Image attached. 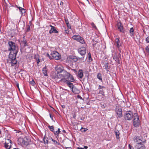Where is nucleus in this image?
Returning <instances> with one entry per match:
<instances>
[{
	"label": "nucleus",
	"mask_w": 149,
	"mask_h": 149,
	"mask_svg": "<svg viewBox=\"0 0 149 149\" xmlns=\"http://www.w3.org/2000/svg\"><path fill=\"white\" fill-rule=\"evenodd\" d=\"M63 132H65V130H63Z\"/></svg>",
	"instance_id": "obj_53"
},
{
	"label": "nucleus",
	"mask_w": 149,
	"mask_h": 149,
	"mask_svg": "<svg viewBox=\"0 0 149 149\" xmlns=\"http://www.w3.org/2000/svg\"><path fill=\"white\" fill-rule=\"evenodd\" d=\"M24 141L23 142V146H24L28 145L29 144V142L27 141L26 138H24L23 139Z\"/></svg>",
	"instance_id": "obj_24"
},
{
	"label": "nucleus",
	"mask_w": 149,
	"mask_h": 149,
	"mask_svg": "<svg viewBox=\"0 0 149 149\" xmlns=\"http://www.w3.org/2000/svg\"><path fill=\"white\" fill-rule=\"evenodd\" d=\"M78 77L81 79L83 76V71L82 70H79L78 71Z\"/></svg>",
	"instance_id": "obj_21"
},
{
	"label": "nucleus",
	"mask_w": 149,
	"mask_h": 149,
	"mask_svg": "<svg viewBox=\"0 0 149 149\" xmlns=\"http://www.w3.org/2000/svg\"><path fill=\"white\" fill-rule=\"evenodd\" d=\"M146 41L147 43H149V36H148L146 38Z\"/></svg>",
	"instance_id": "obj_40"
},
{
	"label": "nucleus",
	"mask_w": 149,
	"mask_h": 149,
	"mask_svg": "<svg viewBox=\"0 0 149 149\" xmlns=\"http://www.w3.org/2000/svg\"><path fill=\"white\" fill-rule=\"evenodd\" d=\"M61 81L62 82V83H65L71 89V91L74 87L73 84L69 81L67 79H62L61 80Z\"/></svg>",
	"instance_id": "obj_7"
},
{
	"label": "nucleus",
	"mask_w": 149,
	"mask_h": 149,
	"mask_svg": "<svg viewBox=\"0 0 149 149\" xmlns=\"http://www.w3.org/2000/svg\"><path fill=\"white\" fill-rule=\"evenodd\" d=\"M134 29L133 27L131 28L130 30V36L132 37L134 36Z\"/></svg>",
	"instance_id": "obj_25"
},
{
	"label": "nucleus",
	"mask_w": 149,
	"mask_h": 149,
	"mask_svg": "<svg viewBox=\"0 0 149 149\" xmlns=\"http://www.w3.org/2000/svg\"><path fill=\"white\" fill-rule=\"evenodd\" d=\"M115 134L116 136V137L117 139H119L120 138L119 134L120 133L119 131L118 130H116L115 131Z\"/></svg>",
	"instance_id": "obj_26"
},
{
	"label": "nucleus",
	"mask_w": 149,
	"mask_h": 149,
	"mask_svg": "<svg viewBox=\"0 0 149 149\" xmlns=\"http://www.w3.org/2000/svg\"><path fill=\"white\" fill-rule=\"evenodd\" d=\"M84 148L85 149H87L88 148V147L87 146H84Z\"/></svg>",
	"instance_id": "obj_49"
},
{
	"label": "nucleus",
	"mask_w": 149,
	"mask_h": 149,
	"mask_svg": "<svg viewBox=\"0 0 149 149\" xmlns=\"http://www.w3.org/2000/svg\"><path fill=\"white\" fill-rule=\"evenodd\" d=\"M105 87L104 86H102L100 85L99 86V87L98 89H101L103 88H104Z\"/></svg>",
	"instance_id": "obj_39"
},
{
	"label": "nucleus",
	"mask_w": 149,
	"mask_h": 149,
	"mask_svg": "<svg viewBox=\"0 0 149 149\" xmlns=\"http://www.w3.org/2000/svg\"><path fill=\"white\" fill-rule=\"evenodd\" d=\"M71 91L73 93L75 94H79L80 92L79 90L76 87H74Z\"/></svg>",
	"instance_id": "obj_19"
},
{
	"label": "nucleus",
	"mask_w": 149,
	"mask_h": 149,
	"mask_svg": "<svg viewBox=\"0 0 149 149\" xmlns=\"http://www.w3.org/2000/svg\"><path fill=\"white\" fill-rule=\"evenodd\" d=\"M129 147L130 148V149H135L134 147V148L130 144L129 145Z\"/></svg>",
	"instance_id": "obj_38"
},
{
	"label": "nucleus",
	"mask_w": 149,
	"mask_h": 149,
	"mask_svg": "<svg viewBox=\"0 0 149 149\" xmlns=\"http://www.w3.org/2000/svg\"><path fill=\"white\" fill-rule=\"evenodd\" d=\"M97 78L102 82V77L101 74L98 73L97 74Z\"/></svg>",
	"instance_id": "obj_28"
},
{
	"label": "nucleus",
	"mask_w": 149,
	"mask_h": 149,
	"mask_svg": "<svg viewBox=\"0 0 149 149\" xmlns=\"http://www.w3.org/2000/svg\"><path fill=\"white\" fill-rule=\"evenodd\" d=\"M17 87H18V88H19V84H17Z\"/></svg>",
	"instance_id": "obj_51"
},
{
	"label": "nucleus",
	"mask_w": 149,
	"mask_h": 149,
	"mask_svg": "<svg viewBox=\"0 0 149 149\" xmlns=\"http://www.w3.org/2000/svg\"><path fill=\"white\" fill-rule=\"evenodd\" d=\"M91 25L92 26L93 28H94L96 29H97V27H96V26L95 25L94 23L92 22L91 23Z\"/></svg>",
	"instance_id": "obj_37"
},
{
	"label": "nucleus",
	"mask_w": 149,
	"mask_h": 149,
	"mask_svg": "<svg viewBox=\"0 0 149 149\" xmlns=\"http://www.w3.org/2000/svg\"><path fill=\"white\" fill-rule=\"evenodd\" d=\"M118 29L119 31L123 33L124 31L123 29V27L121 23L120 22L117 24Z\"/></svg>",
	"instance_id": "obj_16"
},
{
	"label": "nucleus",
	"mask_w": 149,
	"mask_h": 149,
	"mask_svg": "<svg viewBox=\"0 0 149 149\" xmlns=\"http://www.w3.org/2000/svg\"><path fill=\"white\" fill-rule=\"evenodd\" d=\"M55 69L56 71L57 72L56 74H58L61 73L64 70L63 68V67L60 65H57L55 67Z\"/></svg>",
	"instance_id": "obj_11"
},
{
	"label": "nucleus",
	"mask_w": 149,
	"mask_h": 149,
	"mask_svg": "<svg viewBox=\"0 0 149 149\" xmlns=\"http://www.w3.org/2000/svg\"><path fill=\"white\" fill-rule=\"evenodd\" d=\"M11 141L9 139H7L4 144V147L7 149H10L11 148Z\"/></svg>",
	"instance_id": "obj_9"
},
{
	"label": "nucleus",
	"mask_w": 149,
	"mask_h": 149,
	"mask_svg": "<svg viewBox=\"0 0 149 149\" xmlns=\"http://www.w3.org/2000/svg\"><path fill=\"white\" fill-rule=\"evenodd\" d=\"M134 118L133 121L134 126L135 127H138L140 125V121L139 117L137 113L134 114Z\"/></svg>",
	"instance_id": "obj_5"
},
{
	"label": "nucleus",
	"mask_w": 149,
	"mask_h": 149,
	"mask_svg": "<svg viewBox=\"0 0 149 149\" xmlns=\"http://www.w3.org/2000/svg\"><path fill=\"white\" fill-rule=\"evenodd\" d=\"M78 149H84V148H78Z\"/></svg>",
	"instance_id": "obj_50"
},
{
	"label": "nucleus",
	"mask_w": 149,
	"mask_h": 149,
	"mask_svg": "<svg viewBox=\"0 0 149 149\" xmlns=\"http://www.w3.org/2000/svg\"><path fill=\"white\" fill-rule=\"evenodd\" d=\"M29 84L31 85L34 86L35 85L36 83L34 80L33 79H32L31 81L29 82Z\"/></svg>",
	"instance_id": "obj_29"
},
{
	"label": "nucleus",
	"mask_w": 149,
	"mask_h": 149,
	"mask_svg": "<svg viewBox=\"0 0 149 149\" xmlns=\"http://www.w3.org/2000/svg\"><path fill=\"white\" fill-rule=\"evenodd\" d=\"M69 73L66 70H64L61 73L58 74H56L54 76H53L52 77V78L56 81L62 83L61 80L62 79H66Z\"/></svg>",
	"instance_id": "obj_2"
},
{
	"label": "nucleus",
	"mask_w": 149,
	"mask_h": 149,
	"mask_svg": "<svg viewBox=\"0 0 149 149\" xmlns=\"http://www.w3.org/2000/svg\"><path fill=\"white\" fill-rule=\"evenodd\" d=\"M115 42L118 48H119L121 45V44L120 42L119 38H116L115 40Z\"/></svg>",
	"instance_id": "obj_17"
},
{
	"label": "nucleus",
	"mask_w": 149,
	"mask_h": 149,
	"mask_svg": "<svg viewBox=\"0 0 149 149\" xmlns=\"http://www.w3.org/2000/svg\"><path fill=\"white\" fill-rule=\"evenodd\" d=\"M44 142L45 144L48 143V140L47 139H46L45 138H44Z\"/></svg>",
	"instance_id": "obj_42"
},
{
	"label": "nucleus",
	"mask_w": 149,
	"mask_h": 149,
	"mask_svg": "<svg viewBox=\"0 0 149 149\" xmlns=\"http://www.w3.org/2000/svg\"><path fill=\"white\" fill-rule=\"evenodd\" d=\"M104 67V69H105L107 71H109V67L108 63H105Z\"/></svg>",
	"instance_id": "obj_27"
},
{
	"label": "nucleus",
	"mask_w": 149,
	"mask_h": 149,
	"mask_svg": "<svg viewBox=\"0 0 149 149\" xmlns=\"http://www.w3.org/2000/svg\"><path fill=\"white\" fill-rule=\"evenodd\" d=\"M67 79H69V81L71 82H73L74 81V79L73 76L69 73V74L68 75Z\"/></svg>",
	"instance_id": "obj_18"
},
{
	"label": "nucleus",
	"mask_w": 149,
	"mask_h": 149,
	"mask_svg": "<svg viewBox=\"0 0 149 149\" xmlns=\"http://www.w3.org/2000/svg\"><path fill=\"white\" fill-rule=\"evenodd\" d=\"M72 58L74 59L75 61H78L80 62H83L85 61L84 57L77 58L76 56H74Z\"/></svg>",
	"instance_id": "obj_14"
},
{
	"label": "nucleus",
	"mask_w": 149,
	"mask_h": 149,
	"mask_svg": "<svg viewBox=\"0 0 149 149\" xmlns=\"http://www.w3.org/2000/svg\"><path fill=\"white\" fill-rule=\"evenodd\" d=\"M76 117V116L74 115L73 116V118H75Z\"/></svg>",
	"instance_id": "obj_52"
},
{
	"label": "nucleus",
	"mask_w": 149,
	"mask_h": 149,
	"mask_svg": "<svg viewBox=\"0 0 149 149\" xmlns=\"http://www.w3.org/2000/svg\"><path fill=\"white\" fill-rule=\"evenodd\" d=\"M63 2L62 1H61V2H60V5H62L63 4Z\"/></svg>",
	"instance_id": "obj_48"
},
{
	"label": "nucleus",
	"mask_w": 149,
	"mask_h": 149,
	"mask_svg": "<svg viewBox=\"0 0 149 149\" xmlns=\"http://www.w3.org/2000/svg\"><path fill=\"white\" fill-rule=\"evenodd\" d=\"M88 129L87 128H83L82 127L81 129V132H86L87 130H88Z\"/></svg>",
	"instance_id": "obj_35"
},
{
	"label": "nucleus",
	"mask_w": 149,
	"mask_h": 149,
	"mask_svg": "<svg viewBox=\"0 0 149 149\" xmlns=\"http://www.w3.org/2000/svg\"><path fill=\"white\" fill-rule=\"evenodd\" d=\"M145 143H142L134 145L135 149H145L146 146L144 145Z\"/></svg>",
	"instance_id": "obj_10"
},
{
	"label": "nucleus",
	"mask_w": 149,
	"mask_h": 149,
	"mask_svg": "<svg viewBox=\"0 0 149 149\" xmlns=\"http://www.w3.org/2000/svg\"><path fill=\"white\" fill-rule=\"evenodd\" d=\"M133 140L134 145L146 142V140H144L143 137L141 136H134L133 138Z\"/></svg>",
	"instance_id": "obj_3"
},
{
	"label": "nucleus",
	"mask_w": 149,
	"mask_h": 149,
	"mask_svg": "<svg viewBox=\"0 0 149 149\" xmlns=\"http://www.w3.org/2000/svg\"><path fill=\"white\" fill-rule=\"evenodd\" d=\"M65 23H66V24H67V25H68L69 24V21H68V19H65Z\"/></svg>",
	"instance_id": "obj_44"
},
{
	"label": "nucleus",
	"mask_w": 149,
	"mask_h": 149,
	"mask_svg": "<svg viewBox=\"0 0 149 149\" xmlns=\"http://www.w3.org/2000/svg\"><path fill=\"white\" fill-rule=\"evenodd\" d=\"M77 97L78 98H79V99H80L81 100H82L83 99L82 97L80 95H77Z\"/></svg>",
	"instance_id": "obj_45"
},
{
	"label": "nucleus",
	"mask_w": 149,
	"mask_h": 149,
	"mask_svg": "<svg viewBox=\"0 0 149 149\" xmlns=\"http://www.w3.org/2000/svg\"><path fill=\"white\" fill-rule=\"evenodd\" d=\"M52 57L54 59L58 60L61 58V55L56 51H53L51 53Z\"/></svg>",
	"instance_id": "obj_6"
},
{
	"label": "nucleus",
	"mask_w": 149,
	"mask_h": 149,
	"mask_svg": "<svg viewBox=\"0 0 149 149\" xmlns=\"http://www.w3.org/2000/svg\"><path fill=\"white\" fill-rule=\"evenodd\" d=\"M50 26L51 27V29L49 31V33L50 34L52 33H58V32L56 30L55 27L51 25H50Z\"/></svg>",
	"instance_id": "obj_15"
},
{
	"label": "nucleus",
	"mask_w": 149,
	"mask_h": 149,
	"mask_svg": "<svg viewBox=\"0 0 149 149\" xmlns=\"http://www.w3.org/2000/svg\"><path fill=\"white\" fill-rule=\"evenodd\" d=\"M46 57H47L49 58L50 59H52V56H50V55L48 53H47V54H46Z\"/></svg>",
	"instance_id": "obj_36"
},
{
	"label": "nucleus",
	"mask_w": 149,
	"mask_h": 149,
	"mask_svg": "<svg viewBox=\"0 0 149 149\" xmlns=\"http://www.w3.org/2000/svg\"><path fill=\"white\" fill-rule=\"evenodd\" d=\"M79 53L81 55H84L86 53V49L85 47H81L78 49Z\"/></svg>",
	"instance_id": "obj_12"
},
{
	"label": "nucleus",
	"mask_w": 149,
	"mask_h": 149,
	"mask_svg": "<svg viewBox=\"0 0 149 149\" xmlns=\"http://www.w3.org/2000/svg\"><path fill=\"white\" fill-rule=\"evenodd\" d=\"M8 50L10 52L8 61L12 66H14L17 63L16 56L18 51L17 46L15 42L11 41L8 42Z\"/></svg>",
	"instance_id": "obj_1"
},
{
	"label": "nucleus",
	"mask_w": 149,
	"mask_h": 149,
	"mask_svg": "<svg viewBox=\"0 0 149 149\" xmlns=\"http://www.w3.org/2000/svg\"><path fill=\"white\" fill-rule=\"evenodd\" d=\"M146 49L147 52L148 53L149 55V47L148 46H147L146 47Z\"/></svg>",
	"instance_id": "obj_41"
},
{
	"label": "nucleus",
	"mask_w": 149,
	"mask_h": 149,
	"mask_svg": "<svg viewBox=\"0 0 149 149\" xmlns=\"http://www.w3.org/2000/svg\"><path fill=\"white\" fill-rule=\"evenodd\" d=\"M30 30V26H28L26 29V31H29Z\"/></svg>",
	"instance_id": "obj_43"
},
{
	"label": "nucleus",
	"mask_w": 149,
	"mask_h": 149,
	"mask_svg": "<svg viewBox=\"0 0 149 149\" xmlns=\"http://www.w3.org/2000/svg\"><path fill=\"white\" fill-rule=\"evenodd\" d=\"M18 143L19 144L23 146V142L24 141L23 138H19L17 140Z\"/></svg>",
	"instance_id": "obj_22"
},
{
	"label": "nucleus",
	"mask_w": 149,
	"mask_h": 149,
	"mask_svg": "<svg viewBox=\"0 0 149 149\" xmlns=\"http://www.w3.org/2000/svg\"><path fill=\"white\" fill-rule=\"evenodd\" d=\"M49 116H50V118H51L52 120H53V117L51 115V114H49Z\"/></svg>",
	"instance_id": "obj_46"
},
{
	"label": "nucleus",
	"mask_w": 149,
	"mask_h": 149,
	"mask_svg": "<svg viewBox=\"0 0 149 149\" xmlns=\"http://www.w3.org/2000/svg\"><path fill=\"white\" fill-rule=\"evenodd\" d=\"M40 62V59L39 58H38V59L37 60V63L38 64Z\"/></svg>",
	"instance_id": "obj_47"
},
{
	"label": "nucleus",
	"mask_w": 149,
	"mask_h": 149,
	"mask_svg": "<svg viewBox=\"0 0 149 149\" xmlns=\"http://www.w3.org/2000/svg\"><path fill=\"white\" fill-rule=\"evenodd\" d=\"M52 140L54 142V144L58 145H60V144L58 142L54 140L53 139H52Z\"/></svg>",
	"instance_id": "obj_33"
},
{
	"label": "nucleus",
	"mask_w": 149,
	"mask_h": 149,
	"mask_svg": "<svg viewBox=\"0 0 149 149\" xmlns=\"http://www.w3.org/2000/svg\"><path fill=\"white\" fill-rule=\"evenodd\" d=\"M116 112L119 117L120 118L122 117V110L121 108H117L116 109Z\"/></svg>",
	"instance_id": "obj_13"
},
{
	"label": "nucleus",
	"mask_w": 149,
	"mask_h": 149,
	"mask_svg": "<svg viewBox=\"0 0 149 149\" xmlns=\"http://www.w3.org/2000/svg\"><path fill=\"white\" fill-rule=\"evenodd\" d=\"M98 93L101 94L103 96H104V92L103 90H100L99 91Z\"/></svg>",
	"instance_id": "obj_34"
},
{
	"label": "nucleus",
	"mask_w": 149,
	"mask_h": 149,
	"mask_svg": "<svg viewBox=\"0 0 149 149\" xmlns=\"http://www.w3.org/2000/svg\"><path fill=\"white\" fill-rule=\"evenodd\" d=\"M42 71L44 76H48L47 74V70L46 66H45V67L43 68Z\"/></svg>",
	"instance_id": "obj_20"
},
{
	"label": "nucleus",
	"mask_w": 149,
	"mask_h": 149,
	"mask_svg": "<svg viewBox=\"0 0 149 149\" xmlns=\"http://www.w3.org/2000/svg\"><path fill=\"white\" fill-rule=\"evenodd\" d=\"M135 113L131 111H127L124 115L125 119L128 120H131L133 117H134Z\"/></svg>",
	"instance_id": "obj_4"
},
{
	"label": "nucleus",
	"mask_w": 149,
	"mask_h": 149,
	"mask_svg": "<svg viewBox=\"0 0 149 149\" xmlns=\"http://www.w3.org/2000/svg\"><path fill=\"white\" fill-rule=\"evenodd\" d=\"M54 134L55 135H57L58 136L59 135V134L61 132V131H60V129L59 128H58V130L56 131L55 132H54Z\"/></svg>",
	"instance_id": "obj_30"
},
{
	"label": "nucleus",
	"mask_w": 149,
	"mask_h": 149,
	"mask_svg": "<svg viewBox=\"0 0 149 149\" xmlns=\"http://www.w3.org/2000/svg\"><path fill=\"white\" fill-rule=\"evenodd\" d=\"M72 38L76 40L81 44H83L84 43V41L83 39L80 36L74 35L72 37Z\"/></svg>",
	"instance_id": "obj_8"
},
{
	"label": "nucleus",
	"mask_w": 149,
	"mask_h": 149,
	"mask_svg": "<svg viewBox=\"0 0 149 149\" xmlns=\"http://www.w3.org/2000/svg\"><path fill=\"white\" fill-rule=\"evenodd\" d=\"M88 62H90L92 61V59L91 58V53L90 52L88 54Z\"/></svg>",
	"instance_id": "obj_31"
},
{
	"label": "nucleus",
	"mask_w": 149,
	"mask_h": 149,
	"mask_svg": "<svg viewBox=\"0 0 149 149\" xmlns=\"http://www.w3.org/2000/svg\"><path fill=\"white\" fill-rule=\"evenodd\" d=\"M48 128L51 131L53 132H54V127L53 126H48Z\"/></svg>",
	"instance_id": "obj_32"
},
{
	"label": "nucleus",
	"mask_w": 149,
	"mask_h": 149,
	"mask_svg": "<svg viewBox=\"0 0 149 149\" xmlns=\"http://www.w3.org/2000/svg\"><path fill=\"white\" fill-rule=\"evenodd\" d=\"M16 7L19 9V11L21 13L23 14L26 12V10L22 8V7H18L17 6H16Z\"/></svg>",
	"instance_id": "obj_23"
}]
</instances>
